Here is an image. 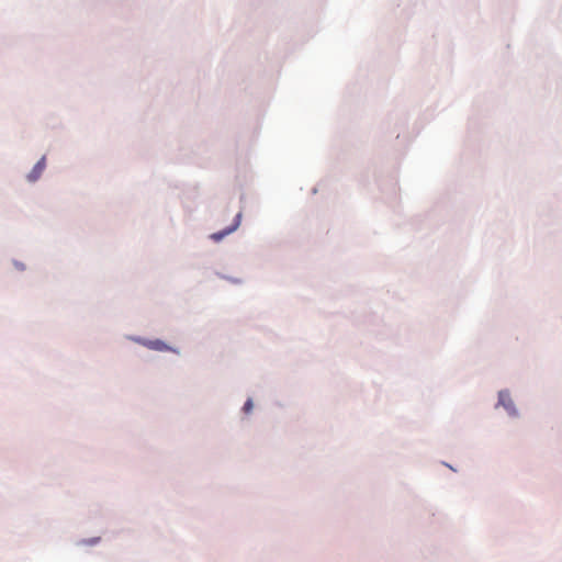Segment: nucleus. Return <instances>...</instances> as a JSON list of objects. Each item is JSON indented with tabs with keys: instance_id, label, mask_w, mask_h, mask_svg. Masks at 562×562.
<instances>
[{
	"instance_id": "obj_1",
	"label": "nucleus",
	"mask_w": 562,
	"mask_h": 562,
	"mask_svg": "<svg viewBox=\"0 0 562 562\" xmlns=\"http://www.w3.org/2000/svg\"><path fill=\"white\" fill-rule=\"evenodd\" d=\"M498 404L503 406L509 414H515V405L510 397V394L508 391H499L498 393Z\"/></svg>"
},
{
	"instance_id": "obj_2",
	"label": "nucleus",
	"mask_w": 562,
	"mask_h": 562,
	"mask_svg": "<svg viewBox=\"0 0 562 562\" xmlns=\"http://www.w3.org/2000/svg\"><path fill=\"white\" fill-rule=\"evenodd\" d=\"M45 167H46V159H45V157H42L36 162L34 168L32 169V171L27 175L29 181H31V182L36 181L41 177V175L43 173Z\"/></svg>"
},
{
	"instance_id": "obj_3",
	"label": "nucleus",
	"mask_w": 562,
	"mask_h": 562,
	"mask_svg": "<svg viewBox=\"0 0 562 562\" xmlns=\"http://www.w3.org/2000/svg\"><path fill=\"white\" fill-rule=\"evenodd\" d=\"M240 218H241V213L239 212L237 215H236V218H235V222L234 224L228 227L227 229H224L222 232H218V233H214L212 234L211 238L215 241H220L222 238H224L226 235L231 234L232 232H234L235 229H237V227L239 226L240 224Z\"/></svg>"
},
{
	"instance_id": "obj_4",
	"label": "nucleus",
	"mask_w": 562,
	"mask_h": 562,
	"mask_svg": "<svg viewBox=\"0 0 562 562\" xmlns=\"http://www.w3.org/2000/svg\"><path fill=\"white\" fill-rule=\"evenodd\" d=\"M142 346L145 348L155 350V351H166L169 350V348L159 340H148V341H142Z\"/></svg>"
},
{
	"instance_id": "obj_5",
	"label": "nucleus",
	"mask_w": 562,
	"mask_h": 562,
	"mask_svg": "<svg viewBox=\"0 0 562 562\" xmlns=\"http://www.w3.org/2000/svg\"><path fill=\"white\" fill-rule=\"evenodd\" d=\"M252 407H254V403H252V400L251 398H248L243 407V411L245 414H249L251 413L252 411Z\"/></svg>"
}]
</instances>
